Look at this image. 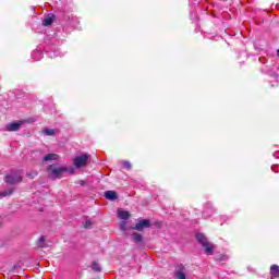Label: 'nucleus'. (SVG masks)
Instances as JSON below:
<instances>
[{
    "label": "nucleus",
    "mask_w": 279,
    "mask_h": 279,
    "mask_svg": "<svg viewBox=\"0 0 279 279\" xmlns=\"http://www.w3.org/2000/svg\"><path fill=\"white\" fill-rule=\"evenodd\" d=\"M66 171L73 173V168L69 169V167L60 166L59 163H52L47 167V173L51 180H60V178H62Z\"/></svg>",
    "instance_id": "f257e3e1"
},
{
    "label": "nucleus",
    "mask_w": 279,
    "mask_h": 279,
    "mask_svg": "<svg viewBox=\"0 0 279 279\" xmlns=\"http://www.w3.org/2000/svg\"><path fill=\"white\" fill-rule=\"evenodd\" d=\"M196 239L198 243H201V245L205 247V254L207 256H213V251L215 250V246H213V244L208 242V239H206V235H204V233H197Z\"/></svg>",
    "instance_id": "f03ea898"
},
{
    "label": "nucleus",
    "mask_w": 279,
    "mask_h": 279,
    "mask_svg": "<svg viewBox=\"0 0 279 279\" xmlns=\"http://www.w3.org/2000/svg\"><path fill=\"white\" fill-rule=\"evenodd\" d=\"M4 181L7 184L14 185L23 182V177L21 175V172H12L4 177Z\"/></svg>",
    "instance_id": "7ed1b4c3"
},
{
    "label": "nucleus",
    "mask_w": 279,
    "mask_h": 279,
    "mask_svg": "<svg viewBox=\"0 0 279 279\" xmlns=\"http://www.w3.org/2000/svg\"><path fill=\"white\" fill-rule=\"evenodd\" d=\"M88 158L89 156L87 154L74 158V167H76V169H81V167H86V165H88Z\"/></svg>",
    "instance_id": "20e7f679"
},
{
    "label": "nucleus",
    "mask_w": 279,
    "mask_h": 279,
    "mask_svg": "<svg viewBox=\"0 0 279 279\" xmlns=\"http://www.w3.org/2000/svg\"><path fill=\"white\" fill-rule=\"evenodd\" d=\"M145 228H151V222L148 219H143L140 220L135 227L133 228V230H137L138 232H143V230H145Z\"/></svg>",
    "instance_id": "39448f33"
},
{
    "label": "nucleus",
    "mask_w": 279,
    "mask_h": 279,
    "mask_svg": "<svg viewBox=\"0 0 279 279\" xmlns=\"http://www.w3.org/2000/svg\"><path fill=\"white\" fill-rule=\"evenodd\" d=\"M174 276L178 279H186V267L182 264L178 265Z\"/></svg>",
    "instance_id": "423d86ee"
},
{
    "label": "nucleus",
    "mask_w": 279,
    "mask_h": 279,
    "mask_svg": "<svg viewBox=\"0 0 279 279\" xmlns=\"http://www.w3.org/2000/svg\"><path fill=\"white\" fill-rule=\"evenodd\" d=\"M23 122H12L7 125V132H19Z\"/></svg>",
    "instance_id": "0eeeda50"
},
{
    "label": "nucleus",
    "mask_w": 279,
    "mask_h": 279,
    "mask_svg": "<svg viewBox=\"0 0 279 279\" xmlns=\"http://www.w3.org/2000/svg\"><path fill=\"white\" fill-rule=\"evenodd\" d=\"M106 199L109 202H117V199H119V194L117 191H106Z\"/></svg>",
    "instance_id": "6e6552de"
},
{
    "label": "nucleus",
    "mask_w": 279,
    "mask_h": 279,
    "mask_svg": "<svg viewBox=\"0 0 279 279\" xmlns=\"http://www.w3.org/2000/svg\"><path fill=\"white\" fill-rule=\"evenodd\" d=\"M119 219H123V221H128L130 219V211L128 210H119L118 211Z\"/></svg>",
    "instance_id": "1a4fd4ad"
},
{
    "label": "nucleus",
    "mask_w": 279,
    "mask_h": 279,
    "mask_svg": "<svg viewBox=\"0 0 279 279\" xmlns=\"http://www.w3.org/2000/svg\"><path fill=\"white\" fill-rule=\"evenodd\" d=\"M54 20H56L54 15L47 16L46 19H44V21H43L44 27H49V25H52Z\"/></svg>",
    "instance_id": "9d476101"
},
{
    "label": "nucleus",
    "mask_w": 279,
    "mask_h": 279,
    "mask_svg": "<svg viewBox=\"0 0 279 279\" xmlns=\"http://www.w3.org/2000/svg\"><path fill=\"white\" fill-rule=\"evenodd\" d=\"M58 158H60V156H58L57 154H48L44 156L43 160L44 162H49L50 160H58Z\"/></svg>",
    "instance_id": "9b49d317"
},
{
    "label": "nucleus",
    "mask_w": 279,
    "mask_h": 279,
    "mask_svg": "<svg viewBox=\"0 0 279 279\" xmlns=\"http://www.w3.org/2000/svg\"><path fill=\"white\" fill-rule=\"evenodd\" d=\"M270 276H272V278H279V266L278 265H272L270 267Z\"/></svg>",
    "instance_id": "f8f14e48"
},
{
    "label": "nucleus",
    "mask_w": 279,
    "mask_h": 279,
    "mask_svg": "<svg viewBox=\"0 0 279 279\" xmlns=\"http://www.w3.org/2000/svg\"><path fill=\"white\" fill-rule=\"evenodd\" d=\"M83 226L87 230H90V228H93V220H90L89 218H85V220L83 221Z\"/></svg>",
    "instance_id": "ddd939ff"
},
{
    "label": "nucleus",
    "mask_w": 279,
    "mask_h": 279,
    "mask_svg": "<svg viewBox=\"0 0 279 279\" xmlns=\"http://www.w3.org/2000/svg\"><path fill=\"white\" fill-rule=\"evenodd\" d=\"M43 133H44L46 136H56V130H53V129H44V130H43Z\"/></svg>",
    "instance_id": "4468645a"
},
{
    "label": "nucleus",
    "mask_w": 279,
    "mask_h": 279,
    "mask_svg": "<svg viewBox=\"0 0 279 279\" xmlns=\"http://www.w3.org/2000/svg\"><path fill=\"white\" fill-rule=\"evenodd\" d=\"M37 247H47V242L45 241V236H40L37 240Z\"/></svg>",
    "instance_id": "2eb2a0df"
},
{
    "label": "nucleus",
    "mask_w": 279,
    "mask_h": 279,
    "mask_svg": "<svg viewBox=\"0 0 279 279\" xmlns=\"http://www.w3.org/2000/svg\"><path fill=\"white\" fill-rule=\"evenodd\" d=\"M133 241L135 243H143V235L141 233H133Z\"/></svg>",
    "instance_id": "dca6fc26"
},
{
    "label": "nucleus",
    "mask_w": 279,
    "mask_h": 279,
    "mask_svg": "<svg viewBox=\"0 0 279 279\" xmlns=\"http://www.w3.org/2000/svg\"><path fill=\"white\" fill-rule=\"evenodd\" d=\"M92 269H93V271H101V265H99V263H97V262H93Z\"/></svg>",
    "instance_id": "f3484780"
},
{
    "label": "nucleus",
    "mask_w": 279,
    "mask_h": 279,
    "mask_svg": "<svg viewBox=\"0 0 279 279\" xmlns=\"http://www.w3.org/2000/svg\"><path fill=\"white\" fill-rule=\"evenodd\" d=\"M14 193V190H7L3 192H0V197H8V195H12Z\"/></svg>",
    "instance_id": "a211bd4d"
},
{
    "label": "nucleus",
    "mask_w": 279,
    "mask_h": 279,
    "mask_svg": "<svg viewBox=\"0 0 279 279\" xmlns=\"http://www.w3.org/2000/svg\"><path fill=\"white\" fill-rule=\"evenodd\" d=\"M121 165L123 169H126V170L132 169V163L130 161H122Z\"/></svg>",
    "instance_id": "6ab92c4d"
},
{
    "label": "nucleus",
    "mask_w": 279,
    "mask_h": 279,
    "mask_svg": "<svg viewBox=\"0 0 279 279\" xmlns=\"http://www.w3.org/2000/svg\"><path fill=\"white\" fill-rule=\"evenodd\" d=\"M26 175L31 180H34V178H36V175H38V172L37 171L27 172Z\"/></svg>",
    "instance_id": "aec40b11"
},
{
    "label": "nucleus",
    "mask_w": 279,
    "mask_h": 279,
    "mask_svg": "<svg viewBox=\"0 0 279 279\" xmlns=\"http://www.w3.org/2000/svg\"><path fill=\"white\" fill-rule=\"evenodd\" d=\"M128 222H125V221H122L121 223H120V230H123V231H125V230H128Z\"/></svg>",
    "instance_id": "412c9836"
},
{
    "label": "nucleus",
    "mask_w": 279,
    "mask_h": 279,
    "mask_svg": "<svg viewBox=\"0 0 279 279\" xmlns=\"http://www.w3.org/2000/svg\"><path fill=\"white\" fill-rule=\"evenodd\" d=\"M271 171H274L275 173H279V166L278 165L271 166Z\"/></svg>",
    "instance_id": "4be33fe9"
},
{
    "label": "nucleus",
    "mask_w": 279,
    "mask_h": 279,
    "mask_svg": "<svg viewBox=\"0 0 279 279\" xmlns=\"http://www.w3.org/2000/svg\"><path fill=\"white\" fill-rule=\"evenodd\" d=\"M3 226V218L0 216V228Z\"/></svg>",
    "instance_id": "5701e85b"
},
{
    "label": "nucleus",
    "mask_w": 279,
    "mask_h": 279,
    "mask_svg": "<svg viewBox=\"0 0 279 279\" xmlns=\"http://www.w3.org/2000/svg\"><path fill=\"white\" fill-rule=\"evenodd\" d=\"M81 184L84 185V181H81Z\"/></svg>",
    "instance_id": "b1692460"
}]
</instances>
